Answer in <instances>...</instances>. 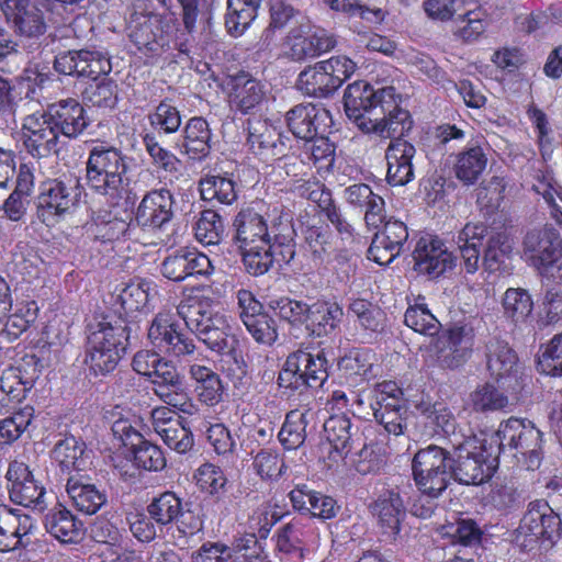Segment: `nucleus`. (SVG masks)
Wrapping results in <instances>:
<instances>
[{
  "mask_svg": "<svg viewBox=\"0 0 562 562\" xmlns=\"http://www.w3.org/2000/svg\"><path fill=\"white\" fill-rule=\"evenodd\" d=\"M153 372L149 379L154 385V393L166 404L192 414L194 404L183 393V380L172 362L162 359Z\"/></svg>",
  "mask_w": 562,
  "mask_h": 562,
  "instance_id": "obj_18",
  "label": "nucleus"
},
{
  "mask_svg": "<svg viewBox=\"0 0 562 562\" xmlns=\"http://www.w3.org/2000/svg\"><path fill=\"white\" fill-rule=\"evenodd\" d=\"M386 149L387 182L392 186H404L414 178L412 159L416 154L415 147L403 139V136H393Z\"/></svg>",
  "mask_w": 562,
  "mask_h": 562,
  "instance_id": "obj_24",
  "label": "nucleus"
},
{
  "mask_svg": "<svg viewBox=\"0 0 562 562\" xmlns=\"http://www.w3.org/2000/svg\"><path fill=\"white\" fill-rule=\"evenodd\" d=\"M134 463L147 471H160L166 467V459L159 447L144 440L132 441Z\"/></svg>",
  "mask_w": 562,
  "mask_h": 562,
  "instance_id": "obj_62",
  "label": "nucleus"
},
{
  "mask_svg": "<svg viewBox=\"0 0 562 562\" xmlns=\"http://www.w3.org/2000/svg\"><path fill=\"white\" fill-rule=\"evenodd\" d=\"M150 518L159 526H167L182 514V502L173 492H165L147 506Z\"/></svg>",
  "mask_w": 562,
  "mask_h": 562,
  "instance_id": "obj_49",
  "label": "nucleus"
},
{
  "mask_svg": "<svg viewBox=\"0 0 562 562\" xmlns=\"http://www.w3.org/2000/svg\"><path fill=\"white\" fill-rule=\"evenodd\" d=\"M306 250L315 263H324L334 250L333 236L328 225L318 221L307 225L303 231Z\"/></svg>",
  "mask_w": 562,
  "mask_h": 562,
  "instance_id": "obj_43",
  "label": "nucleus"
},
{
  "mask_svg": "<svg viewBox=\"0 0 562 562\" xmlns=\"http://www.w3.org/2000/svg\"><path fill=\"white\" fill-rule=\"evenodd\" d=\"M308 411H291L286 414L285 420L279 431V440L288 450L301 447L306 438Z\"/></svg>",
  "mask_w": 562,
  "mask_h": 562,
  "instance_id": "obj_50",
  "label": "nucleus"
},
{
  "mask_svg": "<svg viewBox=\"0 0 562 562\" xmlns=\"http://www.w3.org/2000/svg\"><path fill=\"white\" fill-rule=\"evenodd\" d=\"M268 305L282 319L293 325H305L311 307V305L303 301H297L288 296L271 299Z\"/></svg>",
  "mask_w": 562,
  "mask_h": 562,
  "instance_id": "obj_61",
  "label": "nucleus"
},
{
  "mask_svg": "<svg viewBox=\"0 0 562 562\" xmlns=\"http://www.w3.org/2000/svg\"><path fill=\"white\" fill-rule=\"evenodd\" d=\"M229 102L243 114L256 109L265 98L262 85L250 75L239 72L229 80Z\"/></svg>",
  "mask_w": 562,
  "mask_h": 562,
  "instance_id": "obj_31",
  "label": "nucleus"
},
{
  "mask_svg": "<svg viewBox=\"0 0 562 562\" xmlns=\"http://www.w3.org/2000/svg\"><path fill=\"white\" fill-rule=\"evenodd\" d=\"M403 392L393 381H383L374 385L369 394V405L357 395L353 402L356 411L363 417L372 416L390 435H403L407 428L408 407L402 397Z\"/></svg>",
  "mask_w": 562,
  "mask_h": 562,
  "instance_id": "obj_4",
  "label": "nucleus"
},
{
  "mask_svg": "<svg viewBox=\"0 0 562 562\" xmlns=\"http://www.w3.org/2000/svg\"><path fill=\"white\" fill-rule=\"evenodd\" d=\"M210 258L195 248L181 247L165 257L160 265L161 274L175 282L190 277H209L213 273Z\"/></svg>",
  "mask_w": 562,
  "mask_h": 562,
  "instance_id": "obj_16",
  "label": "nucleus"
},
{
  "mask_svg": "<svg viewBox=\"0 0 562 562\" xmlns=\"http://www.w3.org/2000/svg\"><path fill=\"white\" fill-rule=\"evenodd\" d=\"M246 271L255 277L267 273L274 262L273 245L263 243L239 248Z\"/></svg>",
  "mask_w": 562,
  "mask_h": 562,
  "instance_id": "obj_51",
  "label": "nucleus"
},
{
  "mask_svg": "<svg viewBox=\"0 0 562 562\" xmlns=\"http://www.w3.org/2000/svg\"><path fill=\"white\" fill-rule=\"evenodd\" d=\"M83 100L101 109H113L117 102V86L109 79L93 80L82 93Z\"/></svg>",
  "mask_w": 562,
  "mask_h": 562,
  "instance_id": "obj_58",
  "label": "nucleus"
},
{
  "mask_svg": "<svg viewBox=\"0 0 562 562\" xmlns=\"http://www.w3.org/2000/svg\"><path fill=\"white\" fill-rule=\"evenodd\" d=\"M274 261L289 265L295 257L294 231L290 224L272 225Z\"/></svg>",
  "mask_w": 562,
  "mask_h": 562,
  "instance_id": "obj_63",
  "label": "nucleus"
},
{
  "mask_svg": "<svg viewBox=\"0 0 562 562\" xmlns=\"http://www.w3.org/2000/svg\"><path fill=\"white\" fill-rule=\"evenodd\" d=\"M474 328L468 324H456L449 329L448 342L451 358L446 362L449 367H459L464 363L473 351Z\"/></svg>",
  "mask_w": 562,
  "mask_h": 562,
  "instance_id": "obj_44",
  "label": "nucleus"
},
{
  "mask_svg": "<svg viewBox=\"0 0 562 562\" xmlns=\"http://www.w3.org/2000/svg\"><path fill=\"white\" fill-rule=\"evenodd\" d=\"M34 520L21 509L0 504V552L25 548L35 529Z\"/></svg>",
  "mask_w": 562,
  "mask_h": 562,
  "instance_id": "obj_20",
  "label": "nucleus"
},
{
  "mask_svg": "<svg viewBox=\"0 0 562 562\" xmlns=\"http://www.w3.org/2000/svg\"><path fill=\"white\" fill-rule=\"evenodd\" d=\"M131 159L116 147L94 146L86 162L87 186L94 193L117 201L130 186Z\"/></svg>",
  "mask_w": 562,
  "mask_h": 562,
  "instance_id": "obj_2",
  "label": "nucleus"
},
{
  "mask_svg": "<svg viewBox=\"0 0 562 562\" xmlns=\"http://www.w3.org/2000/svg\"><path fill=\"white\" fill-rule=\"evenodd\" d=\"M307 537L305 526L299 520H292L279 530L277 549L279 552L302 558V548Z\"/></svg>",
  "mask_w": 562,
  "mask_h": 562,
  "instance_id": "obj_55",
  "label": "nucleus"
},
{
  "mask_svg": "<svg viewBox=\"0 0 562 562\" xmlns=\"http://www.w3.org/2000/svg\"><path fill=\"white\" fill-rule=\"evenodd\" d=\"M372 514L378 518L382 532L394 539L406 517L404 502L396 488L383 492L372 504Z\"/></svg>",
  "mask_w": 562,
  "mask_h": 562,
  "instance_id": "obj_27",
  "label": "nucleus"
},
{
  "mask_svg": "<svg viewBox=\"0 0 562 562\" xmlns=\"http://www.w3.org/2000/svg\"><path fill=\"white\" fill-rule=\"evenodd\" d=\"M148 339L155 348L171 357H192L195 351L193 340L179 331L172 316L167 312H159L148 328Z\"/></svg>",
  "mask_w": 562,
  "mask_h": 562,
  "instance_id": "obj_14",
  "label": "nucleus"
},
{
  "mask_svg": "<svg viewBox=\"0 0 562 562\" xmlns=\"http://www.w3.org/2000/svg\"><path fill=\"white\" fill-rule=\"evenodd\" d=\"M454 34L464 42L476 41L485 31L487 23L484 12L472 1L454 18Z\"/></svg>",
  "mask_w": 562,
  "mask_h": 562,
  "instance_id": "obj_47",
  "label": "nucleus"
},
{
  "mask_svg": "<svg viewBox=\"0 0 562 562\" xmlns=\"http://www.w3.org/2000/svg\"><path fill=\"white\" fill-rule=\"evenodd\" d=\"M224 234V223L213 210H204L194 225V236L203 245H218Z\"/></svg>",
  "mask_w": 562,
  "mask_h": 562,
  "instance_id": "obj_53",
  "label": "nucleus"
},
{
  "mask_svg": "<svg viewBox=\"0 0 562 562\" xmlns=\"http://www.w3.org/2000/svg\"><path fill=\"white\" fill-rule=\"evenodd\" d=\"M34 416L32 406H24L0 420V446L11 445L18 440L31 424Z\"/></svg>",
  "mask_w": 562,
  "mask_h": 562,
  "instance_id": "obj_57",
  "label": "nucleus"
},
{
  "mask_svg": "<svg viewBox=\"0 0 562 562\" xmlns=\"http://www.w3.org/2000/svg\"><path fill=\"white\" fill-rule=\"evenodd\" d=\"M562 521L558 514L544 501H535L528 505L515 540L525 550H532L538 543L552 544L560 538Z\"/></svg>",
  "mask_w": 562,
  "mask_h": 562,
  "instance_id": "obj_10",
  "label": "nucleus"
},
{
  "mask_svg": "<svg viewBox=\"0 0 562 562\" xmlns=\"http://www.w3.org/2000/svg\"><path fill=\"white\" fill-rule=\"evenodd\" d=\"M127 339L126 327L100 322L89 327L85 362L94 375H106L115 370Z\"/></svg>",
  "mask_w": 562,
  "mask_h": 562,
  "instance_id": "obj_5",
  "label": "nucleus"
},
{
  "mask_svg": "<svg viewBox=\"0 0 562 562\" xmlns=\"http://www.w3.org/2000/svg\"><path fill=\"white\" fill-rule=\"evenodd\" d=\"M5 479L13 503L38 512L46 508V490L35 480L27 464L18 460L10 462Z\"/></svg>",
  "mask_w": 562,
  "mask_h": 562,
  "instance_id": "obj_13",
  "label": "nucleus"
},
{
  "mask_svg": "<svg viewBox=\"0 0 562 562\" xmlns=\"http://www.w3.org/2000/svg\"><path fill=\"white\" fill-rule=\"evenodd\" d=\"M486 368L491 375L501 380L517 371L516 352L507 341L493 337L485 345Z\"/></svg>",
  "mask_w": 562,
  "mask_h": 562,
  "instance_id": "obj_33",
  "label": "nucleus"
},
{
  "mask_svg": "<svg viewBox=\"0 0 562 562\" xmlns=\"http://www.w3.org/2000/svg\"><path fill=\"white\" fill-rule=\"evenodd\" d=\"M45 113L57 132L70 139L79 137L89 125L83 106L72 98L49 104Z\"/></svg>",
  "mask_w": 562,
  "mask_h": 562,
  "instance_id": "obj_22",
  "label": "nucleus"
},
{
  "mask_svg": "<svg viewBox=\"0 0 562 562\" xmlns=\"http://www.w3.org/2000/svg\"><path fill=\"white\" fill-rule=\"evenodd\" d=\"M154 286L151 282L137 279L125 284L117 294V301L126 315L146 313L150 310Z\"/></svg>",
  "mask_w": 562,
  "mask_h": 562,
  "instance_id": "obj_40",
  "label": "nucleus"
},
{
  "mask_svg": "<svg viewBox=\"0 0 562 562\" xmlns=\"http://www.w3.org/2000/svg\"><path fill=\"white\" fill-rule=\"evenodd\" d=\"M288 43L289 55L296 61L315 58L336 45L334 36L324 29H315L306 35L303 34L302 29L292 30L288 36Z\"/></svg>",
  "mask_w": 562,
  "mask_h": 562,
  "instance_id": "obj_25",
  "label": "nucleus"
},
{
  "mask_svg": "<svg viewBox=\"0 0 562 562\" xmlns=\"http://www.w3.org/2000/svg\"><path fill=\"white\" fill-rule=\"evenodd\" d=\"M178 313L187 327L210 350L222 353L228 349L227 321L214 310L210 299L198 300L191 305H179Z\"/></svg>",
  "mask_w": 562,
  "mask_h": 562,
  "instance_id": "obj_7",
  "label": "nucleus"
},
{
  "mask_svg": "<svg viewBox=\"0 0 562 562\" xmlns=\"http://www.w3.org/2000/svg\"><path fill=\"white\" fill-rule=\"evenodd\" d=\"M236 240L240 247L271 243L272 226H268L263 216L252 207L241 210L234 221Z\"/></svg>",
  "mask_w": 562,
  "mask_h": 562,
  "instance_id": "obj_28",
  "label": "nucleus"
},
{
  "mask_svg": "<svg viewBox=\"0 0 562 562\" xmlns=\"http://www.w3.org/2000/svg\"><path fill=\"white\" fill-rule=\"evenodd\" d=\"M158 21L155 13H132L128 20L130 38L139 48L155 50V32L153 30Z\"/></svg>",
  "mask_w": 562,
  "mask_h": 562,
  "instance_id": "obj_52",
  "label": "nucleus"
},
{
  "mask_svg": "<svg viewBox=\"0 0 562 562\" xmlns=\"http://www.w3.org/2000/svg\"><path fill=\"white\" fill-rule=\"evenodd\" d=\"M209 123L200 116L191 117L183 130V153L193 160H202L211 151Z\"/></svg>",
  "mask_w": 562,
  "mask_h": 562,
  "instance_id": "obj_37",
  "label": "nucleus"
},
{
  "mask_svg": "<svg viewBox=\"0 0 562 562\" xmlns=\"http://www.w3.org/2000/svg\"><path fill=\"white\" fill-rule=\"evenodd\" d=\"M324 432L334 450L346 459L353 445L361 443L363 432L344 414L330 416L324 424Z\"/></svg>",
  "mask_w": 562,
  "mask_h": 562,
  "instance_id": "obj_29",
  "label": "nucleus"
},
{
  "mask_svg": "<svg viewBox=\"0 0 562 562\" xmlns=\"http://www.w3.org/2000/svg\"><path fill=\"white\" fill-rule=\"evenodd\" d=\"M143 143L154 166L171 176L177 177L179 175L181 166L180 159L175 154L164 148L154 134H146L143 137Z\"/></svg>",
  "mask_w": 562,
  "mask_h": 562,
  "instance_id": "obj_60",
  "label": "nucleus"
},
{
  "mask_svg": "<svg viewBox=\"0 0 562 562\" xmlns=\"http://www.w3.org/2000/svg\"><path fill=\"white\" fill-rule=\"evenodd\" d=\"M247 131V145L255 155L268 158L282 154L284 145L280 140V134L266 120L249 119Z\"/></svg>",
  "mask_w": 562,
  "mask_h": 562,
  "instance_id": "obj_30",
  "label": "nucleus"
},
{
  "mask_svg": "<svg viewBox=\"0 0 562 562\" xmlns=\"http://www.w3.org/2000/svg\"><path fill=\"white\" fill-rule=\"evenodd\" d=\"M327 363L328 361L324 357L323 352L314 356L304 350H297L289 355V367L291 370H297L300 366H303L304 369L307 368L310 387L322 386L323 383L327 380Z\"/></svg>",
  "mask_w": 562,
  "mask_h": 562,
  "instance_id": "obj_48",
  "label": "nucleus"
},
{
  "mask_svg": "<svg viewBox=\"0 0 562 562\" xmlns=\"http://www.w3.org/2000/svg\"><path fill=\"white\" fill-rule=\"evenodd\" d=\"M322 61L301 71L296 87L306 95L324 98L337 90Z\"/></svg>",
  "mask_w": 562,
  "mask_h": 562,
  "instance_id": "obj_41",
  "label": "nucleus"
},
{
  "mask_svg": "<svg viewBox=\"0 0 562 562\" xmlns=\"http://www.w3.org/2000/svg\"><path fill=\"white\" fill-rule=\"evenodd\" d=\"M52 457L66 471H85L91 464L86 445L74 436L57 441L52 450Z\"/></svg>",
  "mask_w": 562,
  "mask_h": 562,
  "instance_id": "obj_36",
  "label": "nucleus"
},
{
  "mask_svg": "<svg viewBox=\"0 0 562 562\" xmlns=\"http://www.w3.org/2000/svg\"><path fill=\"white\" fill-rule=\"evenodd\" d=\"M404 321L414 331L427 336L436 335L440 327V323L437 318L423 304L408 307L405 312Z\"/></svg>",
  "mask_w": 562,
  "mask_h": 562,
  "instance_id": "obj_64",
  "label": "nucleus"
},
{
  "mask_svg": "<svg viewBox=\"0 0 562 562\" xmlns=\"http://www.w3.org/2000/svg\"><path fill=\"white\" fill-rule=\"evenodd\" d=\"M488 235V227L482 222H468L456 237L461 267L467 273H475L481 263V247Z\"/></svg>",
  "mask_w": 562,
  "mask_h": 562,
  "instance_id": "obj_26",
  "label": "nucleus"
},
{
  "mask_svg": "<svg viewBox=\"0 0 562 562\" xmlns=\"http://www.w3.org/2000/svg\"><path fill=\"white\" fill-rule=\"evenodd\" d=\"M201 198L205 201L216 200L226 205H232L238 198L235 181L226 176L207 175L199 182Z\"/></svg>",
  "mask_w": 562,
  "mask_h": 562,
  "instance_id": "obj_45",
  "label": "nucleus"
},
{
  "mask_svg": "<svg viewBox=\"0 0 562 562\" xmlns=\"http://www.w3.org/2000/svg\"><path fill=\"white\" fill-rule=\"evenodd\" d=\"M262 0H227L225 24L229 33L240 35L258 14Z\"/></svg>",
  "mask_w": 562,
  "mask_h": 562,
  "instance_id": "obj_46",
  "label": "nucleus"
},
{
  "mask_svg": "<svg viewBox=\"0 0 562 562\" xmlns=\"http://www.w3.org/2000/svg\"><path fill=\"white\" fill-rule=\"evenodd\" d=\"M417 409L428 423L436 427V431L441 432L449 439L450 445H452L453 440H458V437H467L459 429L451 409L443 403H423L417 406Z\"/></svg>",
  "mask_w": 562,
  "mask_h": 562,
  "instance_id": "obj_42",
  "label": "nucleus"
},
{
  "mask_svg": "<svg viewBox=\"0 0 562 562\" xmlns=\"http://www.w3.org/2000/svg\"><path fill=\"white\" fill-rule=\"evenodd\" d=\"M66 491L76 508L87 515L95 514L108 502L104 490L95 484L83 482L81 477L70 476Z\"/></svg>",
  "mask_w": 562,
  "mask_h": 562,
  "instance_id": "obj_34",
  "label": "nucleus"
},
{
  "mask_svg": "<svg viewBox=\"0 0 562 562\" xmlns=\"http://www.w3.org/2000/svg\"><path fill=\"white\" fill-rule=\"evenodd\" d=\"M451 447L449 470L456 482L479 485L493 476L498 467V453L493 442L475 437H458Z\"/></svg>",
  "mask_w": 562,
  "mask_h": 562,
  "instance_id": "obj_3",
  "label": "nucleus"
},
{
  "mask_svg": "<svg viewBox=\"0 0 562 562\" xmlns=\"http://www.w3.org/2000/svg\"><path fill=\"white\" fill-rule=\"evenodd\" d=\"M23 143L33 157L58 151V132L45 112L27 115L23 122Z\"/></svg>",
  "mask_w": 562,
  "mask_h": 562,
  "instance_id": "obj_19",
  "label": "nucleus"
},
{
  "mask_svg": "<svg viewBox=\"0 0 562 562\" xmlns=\"http://www.w3.org/2000/svg\"><path fill=\"white\" fill-rule=\"evenodd\" d=\"M450 450L430 445L419 449L412 461L413 477L422 494L438 498L449 486Z\"/></svg>",
  "mask_w": 562,
  "mask_h": 562,
  "instance_id": "obj_9",
  "label": "nucleus"
},
{
  "mask_svg": "<svg viewBox=\"0 0 562 562\" xmlns=\"http://www.w3.org/2000/svg\"><path fill=\"white\" fill-rule=\"evenodd\" d=\"M76 76L87 77L97 80L101 75H106L111 70L109 59L100 52L80 49L75 50Z\"/></svg>",
  "mask_w": 562,
  "mask_h": 562,
  "instance_id": "obj_56",
  "label": "nucleus"
},
{
  "mask_svg": "<svg viewBox=\"0 0 562 562\" xmlns=\"http://www.w3.org/2000/svg\"><path fill=\"white\" fill-rule=\"evenodd\" d=\"M45 528L60 542H78L82 532V522L63 506L54 507L45 517Z\"/></svg>",
  "mask_w": 562,
  "mask_h": 562,
  "instance_id": "obj_35",
  "label": "nucleus"
},
{
  "mask_svg": "<svg viewBox=\"0 0 562 562\" xmlns=\"http://www.w3.org/2000/svg\"><path fill=\"white\" fill-rule=\"evenodd\" d=\"M49 0H0V9L12 23L16 34L38 37L46 31L44 12L49 9Z\"/></svg>",
  "mask_w": 562,
  "mask_h": 562,
  "instance_id": "obj_12",
  "label": "nucleus"
},
{
  "mask_svg": "<svg viewBox=\"0 0 562 562\" xmlns=\"http://www.w3.org/2000/svg\"><path fill=\"white\" fill-rule=\"evenodd\" d=\"M342 307L330 301H317L311 304L305 329L314 337H325L336 330L342 321Z\"/></svg>",
  "mask_w": 562,
  "mask_h": 562,
  "instance_id": "obj_32",
  "label": "nucleus"
},
{
  "mask_svg": "<svg viewBox=\"0 0 562 562\" xmlns=\"http://www.w3.org/2000/svg\"><path fill=\"white\" fill-rule=\"evenodd\" d=\"M541 431L532 422L510 417L499 425L490 442H493L498 454L514 451L513 456L518 461L525 460L528 470H536L541 463Z\"/></svg>",
  "mask_w": 562,
  "mask_h": 562,
  "instance_id": "obj_6",
  "label": "nucleus"
},
{
  "mask_svg": "<svg viewBox=\"0 0 562 562\" xmlns=\"http://www.w3.org/2000/svg\"><path fill=\"white\" fill-rule=\"evenodd\" d=\"M80 194V179L71 173L42 182L36 199L38 220L54 226L76 206Z\"/></svg>",
  "mask_w": 562,
  "mask_h": 562,
  "instance_id": "obj_8",
  "label": "nucleus"
},
{
  "mask_svg": "<svg viewBox=\"0 0 562 562\" xmlns=\"http://www.w3.org/2000/svg\"><path fill=\"white\" fill-rule=\"evenodd\" d=\"M189 375L195 382V392L201 402L209 406L220 403L223 385L217 373L206 366L192 363L189 366Z\"/></svg>",
  "mask_w": 562,
  "mask_h": 562,
  "instance_id": "obj_39",
  "label": "nucleus"
},
{
  "mask_svg": "<svg viewBox=\"0 0 562 562\" xmlns=\"http://www.w3.org/2000/svg\"><path fill=\"white\" fill-rule=\"evenodd\" d=\"M286 123L292 134L301 139H313L317 135L330 134L334 120L321 104L301 103L286 113Z\"/></svg>",
  "mask_w": 562,
  "mask_h": 562,
  "instance_id": "obj_15",
  "label": "nucleus"
},
{
  "mask_svg": "<svg viewBox=\"0 0 562 562\" xmlns=\"http://www.w3.org/2000/svg\"><path fill=\"white\" fill-rule=\"evenodd\" d=\"M175 199L166 188L147 192L136 211L135 221L139 227L149 232L164 231L173 218Z\"/></svg>",
  "mask_w": 562,
  "mask_h": 562,
  "instance_id": "obj_17",
  "label": "nucleus"
},
{
  "mask_svg": "<svg viewBox=\"0 0 562 562\" xmlns=\"http://www.w3.org/2000/svg\"><path fill=\"white\" fill-rule=\"evenodd\" d=\"M414 269L430 278H438L454 266V258L443 243L434 236L422 237L413 251Z\"/></svg>",
  "mask_w": 562,
  "mask_h": 562,
  "instance_id": "obj_21",
  "label": "nucleus"
},
{
  "mask_svg": "<svg viewBox=\"0 0 562 562\" xmlns=\"http://www.w3.org/2000/svg\"><path fill=\"white\" fill-rule=\"evenodd\" d=\"M524 251L542 276L562 281V240L554 228L528 232Z\"/></svg>",
  "mask_w": 562,
  "mask_h": 562,
  "instance_id": "obj_11",
  "label": "nucleus"
},
{
  "mask_svg": "<svg viewBox=\"0 0 562 562\" xmlns=\"http://www.w3.org/2000/svg\"><path fill=\"white\" fill-rule=\"evenodd\" d=\"M504 313L514 322L525 321L532 312L533 302L527 290L509 288L503 297Z\"/></svg>",
  "mask_w": 562,
  "mask_h": 562,
  "instance_id": "obj_59",
  "label": "nucleus"
},
{
  "mask_svg": "<svg viewBox=\"0 0 562 562\" xmlns=\"http://www.w3.org/2000/svg\"><path fill=\"white\" fill-rule=\"evenodd\" d=\"M487 166V156L479 145H472L460 151L453 165L458 180L465 186L474 184Z\"/></svg>",
  "mask_w": 562,
  "mask_h": 562,
  "instance_id": "obj_38",
  "label": "nucleus"
},
{
  "mask_svg": "<svg viewBox=\"0 0 562 562\" xmlns=\"http://www.w3.org/2000/svg\"><path fill=\"white\" fill-rule=\"evenodd\" d=\"M512 252V245L504 233L488 236L482 265L488 272L499 271Z\"/></svg>",
  "mask_w": 562,
  "mask_h": 562,
  "instance_id": "obj_54",
  "label": "nucleus"
},
{
  "mask_svg": "<svg viewBox=\"0 0 562 562\" xmlns=\"http://www.w3.org/2000/svg\"><path fill=\"white\" fill-rule=\"evenodd\" d=\"M407 238L406 225L401 221L390 220L383 231L375 234L368 250L369 257L379 265H389L402 252Z\"/></svg>",
  "mask_w": 562,
  "mask_h": 562,
  "instance_id": "obj_23",
  "label": "nucleus"
},
{
  "mask_svg": "<svg viewBox=\"0 0 562 562\" xmlns=\"http://www.w3.org/2000/svg\"><path fill=\"white\" fill-rule=\"evenodd\" d=\"M398 99L394 87L374 89L368 82L356 81L345 90V112L366 134L404 136L412 130L413 120Z\"/></svg>",
  "mask_w": 562,
  "mask_h": 562,
  "instance_id": "obj_1",
  "label": "nucleus"
}]
</instances>
